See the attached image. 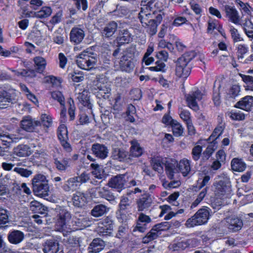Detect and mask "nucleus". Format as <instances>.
Returning <instances> with one entry per match:
<instances>
[{"instance_id": "f257e3e1", "label": "nucleus", "mask_w": 253, "mask_h": 253, "mask_svg": "<svg viewBox=\"0 0 253 253\" xmlns=\"http://www.w3.org/2000/svg\"><path fill=\"white\" fill-rule=\"evenodd\" d=\"M155 0H142L141 3L142 7L138 16L142 26L147 27V32L151 36L156 34L157 27L161 23L163 19L161 14L155 15L154 11L152 9V5Z\"/></svg>"}, {"instance_id": "f03ea898", "label": "nucleus", "mask_w": 253, "mask_h": 253, "mask_svg": "<svg viewBox=\"0 0 253 253\" xmlns=\"http://www.w3.org/2000/svg\"><path fill=\"white\" fill-rule=\"evenodd\" d=\"M57 216L55 222L56 229L62 232L64 236L71 233L70 221L71 214L68 210L63 207L56 209Z\"/></svg>"}, {"instance_id": "7ed1b4c3", "label": "nucleus", "mask_w": 253, "mask_h": 253, "mask_svg": "<svg viewBox=\"0 0 253 253\" xmlns=\"http://www.w3.org/2000/svg\"><path fill=\"white\" fill-rule=\"evenodd\" d=\"M76 62L80 68L90 70L96 65L97 55L89 49H86L76 56Z\"/></svg>"}, {"instance_id": "20e7f679", "label": "nucleus", "mask_w": 253, "mask_h": 253, "mask_svg": "<svg viewBox=\"0 0 253 253\" xmlns=\"http://www.w3.org/2000/svg\"><path fill=\"white\" fill-rule=\"evenodd\" d=\"M211 210L210 208L207 207H203L199 209L193 216L187 220L185 226L188 228H191L206 223L211 216Z\"/></svg>"}, {"instance_id": "39448f33", "label": "nucleus", "mask_w": 253, "mask_h": 253, "mask_svg": "<svg viewBox=\"0 0 253 253\" xmlns=\"http://www.w3.org/2000/svg\"><path fill=\"white\" fill-rule=\"evenodd\" d=\"M194 56V53L186 52L178 58L175 68V75L177 77L186 78L190 75V69L187 64Z\"/></svg>"}, {"instance_id": "423d86ee", "label": "nucleus", "mask_w": 253, "mask_h": 253, "mask_svg": "<svg viewBox=\"0 0 253 253\" xmlns=\"http://www.w3.org/2000/svg\"><path fill=\"white\" fill-rule=\"evenodd\" d=\"M133 48H129L124 51L120 54L121 57L115 61L116 66L119 65L121 70L127 72H129L133 69L134 64L132 59L134 56Z\"/></svg>"}, {"instance_id": "0eeeda50", "label": "nucleus", "mask_w": 253, "mask_h": 253, "mask_svg": "<svg viewBox=\"0 0 253 253\" xmlns=\"http://www.w3.org/2000/svg\"><path fill=\"white\" fill-rule=\"evenodd\" d=\"M33 190L34 193L40 197H45L48 195L49 188L48 180L43 174H39L34 176L32 180Z\"/></svg>"}, {"instance_id": "6e6552de", "label": "nucleus", "mask_w": 253, "mask_h": 253, "mask_svg": "<svg viewBox=\"0 0 253 253\" xmlns=\"http://www.w3.org/2000/svg\"><path fill=\"white\" fill-rule=\"evenodd\" d=\"M215 195L221 199H230L233 195L231 182L227 177L213 184Z\"/></svg>"}, {"instance_id": "1a4fd4ad", "label": "nucleus", "mask_w": 253, "mask_h": 253, "mask_svg": "<svg viewBox=\"0 0 253 253\" xmlns=\"http://www.w3.org/2000/svg\"><path fill=\"white\" fill-rule=\"evenodd\" d=\"M130 177V175L127 173L117 175L109 179L107 185L109 187L115 189L120 193L125 188V185L128 182Z\"/></svg>"}, {"instance_id": "9d476101", "label": "nucleus", "mask_w": 253, "mask_h": 253, "mask_svg": "<svg viewBox=\"0 0 253 253\" xmlns=\"http://www.w3.org/2000/svg\"><path fill=\"white\" fill-rule=\"evenodd\" d=\"M130 205L129 199L126 196H122L119 204V209L117 211V217L122 222H125L128 215V209Z\"/></svg>"}, {"instance_id": "9b49d317", "label": "nucleus", "mask_w": 253, "mask_h": 253, "mask_svg": "<svg viewBox=\"0 0 253 253\" xmlns=\"http://www.w3.org/2000/svg\"><path fill=\"white\" fill-rule=\"evenodd\" d=\"M203 93L197 88H194L186 96V101L188 106L195 111L199 110L198 102L203 98Z\"/></svg>"}, {"instance_id": "f8f14e48", "label": "nucleus", "mask_w": 253, "mask_h": 253, "mask_svg": "<svg viewBox=\"0 0 253 253\" xmlns=\"http://www.w3.org/2000/svg\"><path fill=\"white\" fill-rule=\"evenodd\" d=\"M198 241L195 238L182 239L171 244L169 248L172 251L181 252L188 248H193L197 246Z\"/></svg>"}, {"instance_id": "ddd939ff", "label": "nucleus", "mask_w": 253, "mask_h": 253, "mask_svg": "<svg viewBox=\"0 0 253 253\" xmlns=\"http://www.w3.org/2000/svg\"><path fill=\"white\" fill-rule=\"evenodd\" d=\"M114 222L111 218L106 217L98 223L96 231L100 236L109 235L113 231Z\"/></svg>"}, {"instance_id": "4468645a", "label": "nucleus", "mask_w": 253, "mask_h": 253, "mask_svg": "<svg viewBox=\"0 0 253 253\" xmlns=\"http://www.w3.org/2000/svg\"><path fill=\"white\" fill-rule=\"evenodd\" d=\"M110 84L107 83L105 77L97 78L93 82L90 87V90L93 93H96L98 91H102L104 94H107L111 91Z\"/></svg>"}, {"instance_id": "2eb2a0df", "label": "nucleus", "mask_w": 253, "mask_h": 253, "mask_svg": "<svg viewBox=\"0 0 253 253\" xmlns=\"http://www.w3.org/2000/svg\"><path fill=\"white\" fill-rule=\"evenodd\" d=\"M151 221L152 219L149 216L142 212L139 213L136 220V225L133 227L132 232H144L148 228V224Z\"/></svg>"}, {"instance_id": "dca6fc26", "label": "nucleus", "mask_w": 253, "mask_h": 253, "mask_svg": "<svg viewBox=\"0 0 253 253\" xmlns=\"http://www.w3.org/2000/svg\"><path fill=\"white\" fill-rule=\"evenodd\" d=\"M95 191L96 195L98 197L107 200L110 204L115 205L117 203V197L115 195V194L108 188L105 187H97Z\"/></svg>"}, {"instance_id": "f3484780", "label": "nucleus", "mask_w": 253, "mask_h": 253, "mask_svg": "<svg viewBox=\"0 0 253 253\" xmlns=\"http://www.w3.org/2000/svg\"><path fill=\"white\" fill-rule=\"evenodd\" d=\"M71 232L82 229L88 225V218L81 214H77L70 223Z\"/></svg>"}, {"instance_id": "a211bd4d", "label": "nucleus", "mask_w": 253, "mask_h": 253, "mask_svg": "<svg viewBox=\"0 0 253 253\" xmlns=\"http://www.w3.org/2000/svg\"><path fill=\"white\" fill-rule=\"evenodd\" d=\"M225 224L229 231L235 232L241 229L243 223L242 219L237 217H228L225 219Z\"/></svg>"}, {"instance_id": "6ab92c4d", "label": "nucleus", "mask_w": 253, "mask_h": 253, "mask_svg": "<svg viewBox=\"0 0 253 253\" xmlns=\"http://www.w3.org/2000/svg\"><path fill=\"white\" fill-rule=\"evenodd\" d=\"M40 124V121L33 119L30 116L24 117L21 121V127L27 131H32L35 127Z\"/></svg>"}, {"instance_id": "aec40b11", "label": "nucleus", "mask_w": 253, "mask_h": 253, "mask_svg": "<svg viewBox=\"0 0 253 253\" xmlns=\"http://www.w3.org/2000/svg\"><path fill=\"white\" fill-rule=\"evenodd\" d=\"M84 36V32L82 29L73 27L70 33V41L75 44H79L83 41Z\"/></svg>"}, {"instance_id": "412c9836", "label": "nucleus", "mask_w": 253, "mask_h": 253, "mask_svg": "<svg viewBox=\"0 0 253 253\" xmlns=\"http://www.w3.org/2000/svg\"><path fill=\"white\" fill-rule=\"evenodd\" d=\"M152 199L149 194H144L137 201V207L138 211H144L151 205Z\"/></svg>"}, {"instance_id": "4be33fe9", "label": "nucleus", "mask_w": 253, "mask_h": 253, "mask_svg": "<svg viewBox=\"0 0 253 253\" xmlns=\"http://www.w3.org/2000/svg\"><path fill=\"white\" fill-rule=\"evenodd\" d=\"M236 108L246 111H250L253 107V96L247 95L237 102L235 105Z\"/></svg>"}, {"instance_id": "5701e85b", "label": "nucleus", "mask_w": 253, "mask_h": 253, "mask_svg": "<svg viewBox=\"0 0 253 253\" xmlns=\"http://www.w3.org/2000/svg\"><path fill=\"white\" fill-rule=\"evenodd\" d=\"M59 244L57 240L52 239L46 240L43 245L44 253H57L59 251Z\"/></svg>"}, {"instance_id": "b1692460", "label": "nucleus", "mask_w": 253, "mask_h": 253, "mask_svg": "<svg viewBox=\"0 0 253 253\" xmlns=\"http://www.w3.org/2000/svg\"><path fill=\"white\" fill-rule=\"evenodd\" d=\"M131 146L129 149V153L128 158L130 161L133 158H137L141 156L143 153V149L139 143L136 140H132L130 142Z\"/></svg>"}, {"instance_id": "393cba45", "label": "nucleus", "mask_w": 253, "mask_h": 253, "mask_svg": "<svg viewBox=\"0 0 253 253\" xmlns=\"http://www.w3.org/2000/svg\"><path fill=\"white\" fill-rule=\"evenodd\" d=\"M91 150L96 157L104 159L108 156V149L105 145L99 143L92 145Z\"/></svg>"}, {"instance_id": "a878e982", "label": "nucleus", "mask_w": 253, "mask_h": 253, "mask_svg": "<svg viewBox=\"0 0 253 253\" xmlns=\"http://www.w3.org/2000/svg\"><path fill=\"white\" fill-rule=\"evenodd\" d=\"M224 10L227 17L232 23L237 24L240 21L239 13L234 6L228 5L224 6Z\"/></svg>"}, {"instance_id": "bb28decb", "label": "nucleus", "mask_w": 253, "mask_h": 253, "mask_svg": "<svg viewBox=\"0 0 253 253\" xmlns=\"http://www.w3.org/2000/svg\"><path fill=\"white\" fill-rule=\"evenodd\" d=\"M191 161L186 158L181 160L177 165V167L180 172L183 176H188L191 171Z\"/></svg>"}, {"instance_id": "cd10ccee", "label": "nucleus", "mask_w": 253, "mask_h": 253, "mask_svg": "<svg viewBox=\"0 0 253 253\" xmlns=\"http://www.w3.org/2000/svg\"><path fill=\"white\" fill-rule=\"evenodd\" d=\"M105 247V243L103 240L96 238L93 240L89 244L87 251L88 253H99Z\"/></svg>"}, {"instance_id": "c85d7f7f", "label": "nucleus", "mask_w": 253, "mask_h": 253, "mask_svg": "<svg viewBox=\"0 0 253 253\" xmlns=\"http://www.w3.org/2000/svg\"><path fill=\"white\" fill-rule=\"evenodd\" d=\"M80 186V183L78 181L77 177L74 176L66 181L62 188L65 191L73 192L78 189Z\"/></svg>"}, {"instance_id": "c756f323", "label": "nucleus", "mask_w": 253, "mask_h": 253, "mask_svg": "<svg viewBox=\"0 0 253 253\" xmlns=\"http://www.w3.org/2000/svg\"><path fill=\"white\" fill-rule=\"evenodd\" d=\"M7 238L11 244L16 245L23 240L24 234L21 231L13 230L9 233Z\"/></svg>"}, {"instance_id": "7c9ffc66", "label": "nucleus", "mask_w": 253, "mask_h": 253, "mask_svg": "<svg viewBox=\"0 0 253 253\" xmlns=\"http://www.w3.org/2000/svg\"><path fill=\"white\" fill-rule=\"evenodd\" d=\"M117 28V23L115 21H111L104 27L101 32L102 35L105 38H110L114 34Z\"/></svg>"}, {"instance_id": "2f4dec72", "label": "nucleus", "mask_w": 253, "mask_h": 253, "mask_svg": "<svg viewBox=\"0 0 253 253\" xmlns=\"http://www.w3.org/2000/svg\"><path fill=\"white\" fill-rule=\"evenodd\" d=\"M128 153L123 149L115 148L113 150L112 157L113 159L119 161L129 162V159L128 158Z\"/></svg>"}, {"instance_id": "473e14b6", "label": "nucleus", "mask_w": 253, "mask_h": 253, "mask_svg": "<svg viewBox=\"0 0 253 253\" xmlns=\"http://www.w3.org/2000/svg\"><path fill=\"white\" fill-rule=\"evenodd\" d=\"M214 30H217L222 36H224L223 29L218 21L215 19H210L208 22L207 32L211 34Z\"/></svg>"}, {"instance_id": "72a5a7b5", "label": "nucleus", "mask_w": 253, "mask_h": 253, "mask_svg": "<svg viewBox=\"0 0 253 253\" xmlns=\"http://www.w3.org/2000/svg\"><path fill=\"white\" fill-rule=\"evenodd\" d=\"M77 98L84 106L88 109L92 108V104L89 100V93L86 90L84 89L82 92H79Z\"/></svg>"}, {"instance_id": "f704fd0d", "label": "nucleus", "mask_w": 253, "mask_h": 253, "mask_svg": "<svg viewBox=\"0 0 253 253\" xmlns=\"http://www.w3.org/2000/svg\"><path fill=\"white\" fill-rule=\"evenodd\" d=\"M239 75L244 82V87L245 90L253 91V77L241 73H240Z\"/></svg>"}, {"instance_id": "c9c22d12", "label": "nucleus", "mask_w": 253, "mask_h": 253, "mask_svg": "<svg viewBox=\"0 0 253 253\" xmlns=\"http://www.w3.org/2000/svg\"><path fill=\"white\" fill-rule=\"evenodd\" d=\"M231 165L232 169L236 171L241 172L246 168V164L241 159L234 158L231 161Z\"/></svg>"}, {"instance_id": "e433bc0d", "label": "nucleus", "mask_w": 253, "mask_h": 253, "mask_svg": "<svg viewBox=\"0 0 253 253\" xmlns=\"http://www.w3.org/2000/svg\"><path fill=\"white\" fill-rule=\"evenodd\" d=\"M34 62L37 72L39 73H43L46 66V60L42 57L36 56L34 58Z\"/></svg>"}, {"instance_id": "4c0bfd02", "label": "nucleus", "mask_w": 253, "mask_h": 253, "mask_svg": "<svg viewBox=\"0 0 253 253\" xmlns=\"http://www.w3.org/2000/svg\"><path fill=\"white\" fill-rule=\"evenodd\" d=\"M107 211V207L105 205L99 204L93 207L91 211V214L94 217H98L103 215Z\"/></svg>"}, {"instance_id": "58836bf2", "label": "nucleus", "mask_w": 253, "mask_h": 253, "mask_svg": "<svg viewBox=\"0 0 253 253\" xmlns=\"http://www.w3.org/2000/svg\"><path fill=\"white\" fill-rule=\"evenodd\" d=\"M72 200L74 206L79 207L84 205L86 198L84 193L77 191L74 194Z\"/></svg>"}, {"instance_id": "ea45409f", "label": "nucleus", "mask_w": 253, "mask_h": 253, "mask_svg": "<svg viewBox=\"0 0 253 253\" xmlns=\"http://www.w3.org/2000/svg\"><path fill=\"white\" fill-rule=\"evenodd\" d=\"M216 144L217 142L213 140L208 145L206 150L203 153V158L204 160H207L210 158L217 148Z\"/></svg>"}, {"instance_id": "a19ab883", "label": "nucleus", "mask_w": 253, "mask_h": 253, "mask_svg": "<svg viewBox=\"0 0 253 253\" xmlns=\"http://www.w3.org/2000/svg\"><path fill=\"white\" fill-rule=\"evenodd\" d=\"M52 9L49 6H43L41 9L34 13V16L38 18H46L51 15Z\"/></svg>"}, {"instance_id": "79ce46f5", "label": "nucleus", "mask_w": 253, "mask_h": 253, "mask_svg": "<svg viewBox=\"0 0 253 253\" xmlns=\"http://www.w3.org/2000/svg\"><path fill=\"white\" fill-rule=\"evenodd\" d=\"M30 210L34 212L42 214L46 213L45 211H46V208L37 201H33L30 203Z\"/></svg>"}, {"instance_id": "37998d69", "label": "nucleus", "mask_w": 253, "mask_h": 253, "mask_svg": "<svg viewBox=\"0 0 253 253\" xmlns=\"http://www.w3.org/2000/svg\"><path fill=\"white\" fill-rule=\"evenodd\" d=\"M12 101V98L9 93L4 91L0 94V109L6 108Z\"/></svg>"}, {"instance_id": "c03bdc74", "label": "nucleus", "mask_w": 253, "mask_h": 253, "mask_svg": "<svg viewBox=\"0 0 253 253\" xmlns=\"http://www.w3.org/2000/svg\"><path fill=\"white\" fill-rule=\"evenodd\" d=\"M245 32L249 38H253V23L249 19H246L243 23Z\"/></svg>"}, {"instance_id": "a18cd8bd", "label": "nucleus", "mask_w": 253, "mask_h": 253, "mask_svg": "<svg viewBox=\"0 0 253 253\" xmlns=\"http://www.w3.org/2000/svg\"><path fill=\"white\" fill-rule=\"evenodd\" d=\"M14 153L18 157H26L29 155V147L25 145H20L14 150Z\"/></svg>"}, {"instance_id": "49530a36", "label": "nucleus", "mask_w": 253, "mask_h": 253, "mask_svg": "<svg viewBox=\"0 0 253 253\" xmlns=\"http://www.w3.org/2000/svg\"><path fill=\"white\" fill-rule=\"evenodd\" d=\"M54 164L57 169L60 171H65L69 167V161L67 159L54 160Z\"/></svg>"}, {"instance_id": "de8ad7c7", "label": "nucleus", "mask_w": 253, "mask_h": 253, "mask_svg": "<svg viewBox=\"0 0 253 253\" xmlns=\"http://www.w3.org/2000/svg\"><path fill=\"white\" fill-rule=\"evenodd\" d=\"M159 234L154 230L152 227L150 231L142 238V243L147 244L151 241L156 239L159 236Z\"/></svg>"}, {"instance_id": "09e8293b", "label": "nucleus", "mask_w": 253, "mask_h": 253, "mask_svg": "<svg viewBox=\"0 0 253 253\" xmlns=\"http://www.w3.org/2000/svg\"><path fill=\"white\" fill-rule=\"evenodd\" d=\"M173 135L176 137H179L183 135L184 128L182 125L177 121L174 122L171 126Z\"/></svg>"}, {"instance_id": "8fccbe9b", "label": "nucleus", "mask_w": 253, "mask_h": 253, "mask_svg": "<svg viewBox=\"0 0 253 253\" xmlns=\"http://www.w3.org/2000/svg\"><path fill=\"white\" fill-rule=\"evenodd\" d=\"M151 163L154 170L158 171L159 173H163L164 164L162 163L160 158L152 159Z\"/></svg>"}, {"instance_id": "3c124183", "label": "nucleus", "mask_w": 253, "mask_h": 253, "mask_svg": "<svg viewBox=\"0 0 253 253\" xmlns=\"http://www.w3.org/2000/svg\"><path fill=\"white\" fill-rule=\"evenodd\" d=\"M170 227V224L169 222L165 221L159 223L153 226L154 230L161 235V232L169 230Z\"/></svg>"}, {"instance_id": "603ef678", "label": "nucleus", "mask_w": 253, "mask_h": 253, "mask_svg": "<svg viewBox=\"0 0 253 253\" xmlns=\"http://www.w3.org/2000/svg\"><path fill=\"white\" fill-rule=\"evenodd\" d=\"M91 168L93 169L92 174L98 179H102L103 177V171L101 167L97 164H91Z\"/></svg>"}, {"instance_id": "864d4df0", "label": "nucleus", "mask_w": 253, "mask_h": 253, "mask_svg": "<svg viewBox=\"0 0 253 253\" xmlns=\"http://www.w3.org/2000/svg\"><path fill=\"white\" fill-rule=\"evenodd\" d=\"M41 123L43 126L49 128L52 125V118L47 114H42L41 117Z\"/></svg>"}, {"instance_id": "5fc2aeb1", "label": "nucleus", "mask_w": 253, "mask_h": 253, "mask_svg": "<svg viewBox=\"0 0 253 253\" xmlns=\"http://www.w3.org/2000/svg\"><path fill=\"white\" fill-rule=\"evenodd\" d=\"M58 137L60 141L67 140L68 131L66 127L64 125H60L57 131Z\"/></svg>"}, {"instance_id": "6e6d98bb", "label": "nucleus", "mask_w": 253, "mask_h": 253, "mask_svg": "<svg viewBox=\"0 0 253 253\" xmlns=\"http://www.w3.org/2000/svg\"><path fill=\"white\" fill-rule=\"evenodd\" d=\"M199 175L200 177L197 181V185L199 188H202L209 183L210 176L208 175H203L204 174L202 173H199Z\"/></svg>"}, {"instance_id": "4d7b16f0", "label": "nucleus", "mask_w": 253, "mask_h": 253, "mask_svg": "<svg viewBox=\"0 0 253 253\" xmlns=\"http://www.w3.org/2000/svg\"><path fill=\"white\" fill-rule=\"evenodd\" d=\"M224 129V127L223 126H218L215 128L213 132L209 138V140H216L222 133Z\"/></svg>"}, {"instance_id": "13d9d810", "label": "nucleus", "mask_w": 253, "mask_h": 253, "mask_svg": "<svg viewBox=\"0 0 253 253\" xmlns=\"http://www.w3.org/2000/svg\"><path fill=\"white\" fill-rule=\"evenodd\" d=\"M51 95L54 100H57L61 106H64L65 98L61 92L59 91H53L51 92Z\"/></svg>"}, {"instance_id": "bf43d9fd", "label": "nucleus", "mask_w": 253, "mask_h": 253, "mask_svg": "<svg viewBox=\"0 0 253 253\" xmlns=\"http://www.w3.org/2000/svg\"><path fill=\"white\" fill-rule=\"evenodd\" d=\"M202 147L201 146L197 145L195 146L192 150V156L193 159L197 161H198L202 154Z\"/></svg>"}, {"instance_id": "052dcab7", "label": "nucleus", "mask_w": 253, "mask_h": 253, "mask_svg": "<svg viewBox=\"0 0 253 253\" xmlns=\"http://www.w3.org/2000/svg\"><path fill=\"white\" fill-rule=\"evenodd\" d=\"M240 92V86L237 84L233 85L229 89L227 95L229 97L235 98Z\"/></svg>"}, {"instance_id": "680f3d73", "label": "nucleus", "mask_w": 253, "mask_h": 253, "mask_svg": "<svg viewBox=\"0 0 253 253\" xmlns=\"http://www.w3.org/2000/svg\"><path fill=\"white\" fill-rule=\"evenodd\" d=\"M230 117L233 120L241 121L245 119V115L240 111H231L229 114Z\"/></svg>"}, {"instance_id": "e2e57ef3", "label": "nucleus", "mask_w": 253, "mask_h": 253, "mask_svg": "<svg viewBox=\"0 0 253 253\" xmlns=\"http://www.w3.org/2000/svg\"><path fill=\"white\" fill-rule=\"evenodd\" d=\"M123 31L122 36H120L118 39L119 42L121 44L128 43L131 40V37L128 31L124 30Z\"/></svg>"}, {"instance_id": "0e129e2a", "label": "nucleus", "mask_w": 253, "mask_h": 253, "mask_svg": "<svg viewBox=\"0 0 253 253\" xmlns=\"http://www.w3.org/2000/svg\"><path fill=\"white\" fill-rule=\"evenodd\" d=\"M9 222L8 211L3 209L0 208V226Z\"/></svg>"}, {"instance_id": "69168bd1", "label": "nucleus", "mask_w": 253, "mask_h": 253, "mask_svg": "<svg viewBox=\"0 0 253 253\" xmlns=\"http://www.w3.org/2000/svg\"><path fill=\"white\" fill-rule=\"evenodd\" d=\"M207 194L206 188L204 189L199 194L197 198L194 201L191 206V208L196 207L203 200Z\"/></svg>"}, {"instance_id": "338daca9", "label": "nucleus", "mask_w": 253, "mask_h": 253, "mask_svg": "<svg viewBox=\"0 0 253 253\" xmlns=\"http://www.w3.org/2000/svg\"><path fill=\"white\" fill-rule=\"evenodd\" d=\"M249 50V48L245 44H239L237 46V53L239 59H243L244 55Z\"/></svg>"}, {"instance_id": "774afa93", "label": "nucleus", "mask_w": 253, "mask_h": 253, "mask_svg": "<svg viewBox=\"0 0 253 253\" xmlns=\"http://www.w3.org/2000/svg\"><path fill=\"white\" fill-rule=\"evenodd\" d=\"M230 32L232 38L234 42H238L242 41V38L239 34L238 30L234 27H230Z\"/></svg>"}]
</instances>
